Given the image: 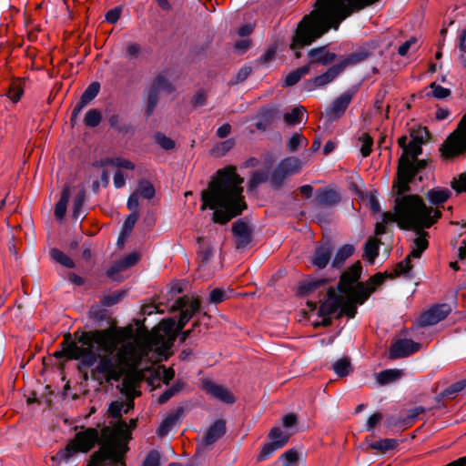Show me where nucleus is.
<instances>
[{
    "label": "nucleus",
    "mask_w": 466,
    "mask_h": 466,
    "mask_svg": "<svg viewBox=\"0 0 466 466\" xmlns=\"http://www.w3.org/2000/svg\"><path fill=\"white\" fill-rule=\"evenodd\" d=\"M93 345L96 343L103 351L97 357L95 372L102 374L106 382L118 381L127 367H136L146 359L145 348L139 337L125 342L127 331L122 329H103L91 332Z\"/></svg>",
    "instance_id": "1"
},
{
    "label": "nucleus",
    "mask_w": 466,
    "mask_h": 466,
    "mask_svg": "<svg viewBox=\"0 0 466 466\" xmlns=\"http://www.w3.org/2000/svg\"><path fill=\"white\" fill-rule=\"evenodd\" d=\"M242 183L243 178L234 167L218 170L208 187L201 192V209L214 210L212 219L219 224H226L240 215L247 208L242 196Z\"/></svg>",
    "instance_id": "2"
},
{
    "label": "nucleus",
    "mask_w": 466,
    "mask_h": 466,
    "mask_svg": "<svg viewBox=\"0 0 466 466\" xmlns=\"http://www.w3.org/2000/svg\"><path fill=\"white\" fill-rule=\"evenodd\" d=\"M355 10L347 0H317L315 8L303 16L292 36L289 47L295 56L299 58L300 49L311 45L330 28L337 30Z\"/></svg>",
    "instance_id": "3"
},
{
    "label": "nucleus",
    "mask_w": 466,
    "mask_h": 466,
    "mask_svg": "<svg viewBox=\"0 0 466 466\" xmlns=\"http://www.w3.org/2000/svg\"><path fill=\"white\" fill-rule=\"evenodd\" d=\"M361 263L356 262L350 269L343 272L339 282V289L343 295L329 288L325 299L321 301L319 313L322 317L337 314L353 318L357 312L356 304H363L369 298V291L362 282H358L361 275Z\"/></svg>",
    "instance_id": "4"
},
{
    "label": "nucleus",
    "mask_w": 466,
    "mask_h": 466,
    "mask_svg": "<svg viewBox=\"0 0 466 466\" xmlns=\"http://www.w3.org/2000/svg\"><path fill=\"white\" fill-rule=\"evenodd\" d=\"M400 177L395 184L396 198L394 213L384 212V222H397L403 229L411 228H431L441 217L438 208L427 207L423 198L415 194H407L410 187L405 190L400 189Z\"/></svg>",
    "instance_id": "5"
},
{
    "label": "nucleus",
    "mask_w": 466,
    "mask_h": 466,
    "mask_svg": "<svg viewBox=\"0 0 466 466\" xmlns=\"http://www.w3.org/2000/svg\"><path fill=\"white\" fill-rule=\"evenodd\" d=\"M177 323L172 319L162 320L158 327L150 333L139 337L140 343L145 348L146 359L151 360H167L170 355V349L176 339Z\"/></svg>",
    "instance_id": "6"
},
{
    "label": "nucleus",
    "mask_w": 466,
    "mask_h": 466,
    "mask_svg": "<svg viewBox=\"0 0 466 466\" xmlns=\"http://www.w3.org/2000/svg\"><path fill=\"white\" fill-rule=\"evenodd\" d=\"M127 430L125 421L114 429L105 427L101 431V446L93 455V466H126L122 459V447L118 440Z\"/></svg>",
    "instance_id": "7"
},
{
    "label": "nucleus",
    "mask_w": 466,
    "mask_h": 466,
    "mask_svg": "<svg viewBox=\"0 0 466 466\" xmlns=\"http://www.w3.org/2000/svg\"><path fill=\"white\" fill-rule=\"evenodd\" d=\"M61 351L55 353L56 357L65 356L70 360H79L82 364L87 367L93 366L97 357L94 351V345L91 332H82L77 339L72 340L68 333L65 336Z\"/></svg>",
    "instance_id": "8"
},
{
    "label": "nucleus",
    "mask_w": 466,
    "mask_h": 466,
    "mask_svg": "<svg viewBox=\"0 0 466 466\" xmlns=\"http://www.w3.org/2000/svg\"><path fill=\"white\" fill-rule=\"evenodd\" d=\"M99 432L95 428H87L76 433L73 440L67 445L60 450L55 456L53 461L59 463L70 462L71 459L79 452H88L99 441Z\"/></svg>",
    "instance_id": "9"
},
{
    "label": "nucleus",
    "mask_w": 466,
    "mask_h": 466,
    "mask_svg": "<svg viewBox=\"0 0 466 466\" xmlns=\"http://www.w3.org/2000/svg\"><path fill=\"white\" fill-rule=\"evenodd\" d=\"M158 360H151L150 358L141 360V361L134 368L127 367L126 371L123 374L124 379L122 381V391L128 397V399L133 400L134 397L138 395V392L136 390L139 385V382L144 379H148L147 371L149 370V366L147 364H152L153 362H157Z\"/></svg>",
    "instance_id": "10"
},
{
    "label": "nucleus",
    "mask_w": 466,
    "mask_h": 466,
    "mask_svg": "<svg viewBox=\"0 0 466 466\" xmlns=\"http://www.w3.org/2000/svg\"><path fill=\"white\" fill-rule=\"evenodd\" d=\"M426 228H411L410 229H413V235L410 238V252L406 257V258L399 263L396 268V271L398 274H406L408 273L411 268L412 265L410 263L411 258H420L421 257V254L424 250L428 248L429 246V233L425 231Z\"/></svg>",
    "instance_id": "11"
},
{
    "label": "nucleus",
    "mask_w": 466,
    "mask_h": 466,
    "mask_svg": "<svg viewBox=\"0 0 466 466\" xmlns=\"http://www.w3.org/2000/svg\"><path fill=\"white\" fill-rule=\"evenodd\" d=\"M421 144L410 141L407 147L399 160L398 177H400V189L408 188V183L412 180V171L410 167V159L415 160L421 154Z\"/></svg>",
    "instance_id": "12"
},
{
    "label": "nucleus",
    "mask_w": 466,
    "mask_h": 466,
    "mask_svg": "<svg viewBox=\"0 0 466 466\" xmlns=\"http://www.w3.org/2000/svg\"><path fill=\"white\" fill-rule=\"evenodd\" d=\"M359 55L351 54L339 64L332 66L325 73L308 80L305 83L306 88L309 91L315 88L324 86L331 83L347 66L355 65L360 61Z\"/></svg>",
    "instance_id": "13"
},
{
    "label": "nucleus",
    "mask_w": 466,
    "mask_h": 466,
    "mask_svg": "<svg viewBox=\"0 0 466 466\" xmlns=\"http://www.w3.org/2000/svg\"><path fill=\"white\" fill-rule=\"evenodd\" d=\"M302 167L303 162L298 157H288L282 159L271 174L270 185L275 188L279 187L288 177L299 173Z\"/></svg>",
    "instance_id": "14"
},
{
    "label": "nucleus",
    "mask_w": 466,
    "mask_h": 466,
    "mask_svg": "<svg viewBox=\"0 0 466 466\" xmlns=\"http://www.w3.org/2000/svg\"><path fill=\"white\" fill-rule=\"evenodd\" d=\"M199 308L200 302L198 299H190L187 296L178 299L172 306V310L181 311L177 321V329H182Z\"/></svg>",
    "instance_id": "15"
},
{
    "label": "nucleus",
    "mask_w": 466,
    "mask_h": 466,
    "mask_svg": "<svg viewBox=\"0 0 466 466\" xmlns=\"http://www.w3.org/2000/svg\"><path fill=\"white\" fill-rule=\"evenodd\" d=\"M451 311L449 304H437L425 311L419 319L421 327L432 326L443 320Z\"/></svg>",
    "instance_id": "16"
},
{
    "label": "nucleus",
    "mask_w": 466,
    "mask_h": 466,
    "mask_svg": "<svg viewBox=\"0 0 466 466\" xmlns=\"http://www.w3.org/2000/svg\"><path fill=\"white\" fill-rule=\"evenodd\" d=\"M419 349V343L408 339H400L391 344L389 357L391 360L406 358L418 351Z\"/></svg>",
    "instance_id": "17"
},
{
    "label": "nucleus",
    "mask_w": 466,
    "mask_h": 466,
    "mask_svg": "<svg viewBox=\"0 0 466 466\" xmlns=\"http://www.w3.org/2000/svg\"><path fill=\"white\" fill-rule=\"evenodd\" d=\"M352 97L353 92L346 91L335 99V101L326 110L325 116L328 118V121L331 122L340 117L350 104Z\"/></svg>",
    "instance_id": "18"
},
{
    "label": "nucleus",
    "mask_w": 466,
    "mask_h": 466,
    "mask_svg": "<svg viewBox=\"0 0 466 466\" xmlns=\"http://www.w3.org/2000/svg\"><path fill=\"white\" fill-rule=\"evenodd\" d=\"M282 116V112L277 106H268L263 108L258 115L256 127L258 130L265 131L268 127L279 120Z\"/></svg>",
    "instance_id": "19"
},
{
    "label": "nucleus",
    "mask_w": 466,
    "mask_h": 466,
    "mask_svg": "<svg viewBox=\"0 0 466 466\" xmlns=\"http://www.w3.org/2000/svg\"><path fill=\"white\" fill-rule=\"evenodd\" d=\"M232 232L236 238L237 248H246L251 241V229L243 221H237L232 225Z\"/></svg>",
    "instance_id": "20"
},
{
    "label": "nucleus",
    "mask_w": 466,
    "mask_h": 466,
    "mask_svg": "<svg viewBox=\"0 0 466 466\" xmlns=\"http://www.w3.org/2000/svg\"><path fill=\"white\" fill-rule=\"evenodd\" d=\"M309 63L308 65L319 64L328 66L333 63L336 59V54L327 50L326 46L312 48L309 51Z\"/></svg>",
    "instance_id": "21"
},
{
    "label": "nucleus",
    "mask_w": 466,
    "mask_h": 466,
    "mask_svg": "<svg viewBox=\"0 0 466 466\" xmlns=\"http://www.w3.org/2000/svg\"><path fill=\"white\" fill-rule=\"evenodd\" d=\"M226 431L225 422L222 420L215 421L202 437L200 445L206 448L214 444Z\"/></svg>",
    "instance_id": "22"
},
{
    "label": "nucleus",
    "mask_w": 466,
    "mask_h": 466,
    "mask_svg": "<svg viewBox=\"0 0 466 466\" xmlns=\"http://www.w3.org/2000/svg\"><path fill=\"white\" fill-rule=\"evenodd\" d=\"M333 247L329 243L319 246L311 257V263L318 268H324L330 260Z\"/></svg>",
    "instance_id": "23"
},
{
    "label": "nucleus",
    "mask_w": 466,
    "mask_h": 466,
    "mask_svg": "<svg viewBox=\"0 0 466 466\" xmlns=\"http://www.w3.org/2000/svg\"><path fill=\"white\" fill-rule=\"evenodd\" d=\"M203 387L208 393L225 403H233L235 401V399L230 391L221 385H218L212 381L206 380L203 382Z\"/></svg>",
    "instance_id": "24"
},
{
    "label": "nucleus",
    "mask_w": 466,
    "mask_h": 466,
    "mask_svg": "<svg viewBox=\"0 0 466 466\" xmlns=\"http://www.w3.org/2000/svg\"><path fill=\"white\" fill-rule=\"evenodd\" d=\"M155 363L147 364L149 366L148 379L151 380V383L154 380H157L167 384L175 376L174 370L172 368L167 369L165 366L154 367Z\"/></svg>",
    "instance_id": "25"
},
{
    "label": "nucleus",
    "mask_w": 466,
    "mask_h": 466,
    "mask_svg": "<svg viewBox=\"0 0 466 466\" xmlns=\"http://www.w3.org/2000/svg\"><path fill=\"white\" fill-rule=\"evenodd\" d=\"M182 413L183 410L181 408L168 413L159 425L157 431V435L161 437L166 436L178 422Z\"/></svg>",
    "instance_id": "26"
},
{
    "label": "nucleus",
    "mask_w": 466,
    "mask_h": 466,
    "mask_svg": "<svg viewBox=\"0 0 466 466\" xmlns=\"http://www.w3.org/2000/svg\"><path fill=\"white\" fill-rule=\"evenodd\" d=\"M170 76L168 71L158 73L152 83V86L160 92L172 93L175 88L170 81Z\"/></svg>",
    "instance_id": "27"
},
{
    "label": "nucleus",
    "mask_w": 466,
    "mask_h": 466,
    "mask_svg": "<svg viewBox=\"0 0 466 466\" xmlns=\"http://www.w3.org/2000/svg\"><path fill=\"white\" fill-rule=\"evenodd\" d=\"M451 195V193L448 188L435 187L427 191L426 198L430 203L436 205V208H439V205L446 202Z\"/></svg>",
    "instance_id": "28"
},
{
    "label": "nucleus",
    "mask_w": 466,
    "mask_h": 466,
    "mask_svg": "<svg viewBox=\"0 0 466 466\" xmlns=\"http://www.w3.org/2000/svg\"><path fill=\"white\" fill-rule=\"evenodd\" d=\"M316 200L319 205L328 207L337 204L339 198L333 189H319L317 192Z\"/></svg>",
    "instance_id": "29"
},
{
    "label": "nucleus",
    "mask_w": 466,
    "mask_h": 466,
    "mask_svg": "<svg viewBox=\"0 0 466 466\" xmlns=\"http://www.w3.org/2000/svg\"><path fill=\"white\" fill-rule=\"evenodd\" d=\"M403 376V371L398 369H390L379 372L376 375V380L380 385H386L395 381Z\"/></svg>",
    "instance_id": "30"
},
{
    "label": "nucleus",
    "mask_w": 466,
    "mask_h": 466,
    "mask_svg": "<svg viewBox=\"0 0 466 466\" xmlns=\"http://www.w3.org/2000/svg\"><path fill=\"white\" fill-rule=\"evenodd\" d=\"M306 113V109L302 106L294 107L291 112L282 114V117L285 123L289 126H294L301 122L303 116Z\"/></svg>",
    "instance_id": "31"
},
{
    "label": "nucleus",
    "mask_w": 466,
    "mask_h": 466,
    "mask_svg": "<svg viewBox=\"0 0 466 466\" xmlns=\"http://www.w3.org/2000/svg\"><path fill=\"white\" fill-rule=\"evenodd\" d=\"M138 260V256L136 253L129 254L124 259L119 261L116 266L107 270V276L112 277L116 272L126 269L135 265Z\"/></svg>",
    "instance_id": "32"
},
{
    "label": "nucleus",
    "mask_w": 466,
    "mask_h": 466,
    "mask_svg": "<svg viewBox=\"0 0 466 466\" xmlns=\"http://www.w3.org/2000/svg\"><path fill=\"white\" fill-rule=\"evenodd\" d=\"M354 250V246L350 244H346L339 248L332 261V266L339 268L344 261L353 254Z\"/></svg>",
    "instance_id": "33"
},
{
    "label": "nucleus",
    "mask_w": 466,
    "mask_h": 466,
    "mask_svg": "<svg viewBox=\"0 0 466 466\" xmlns=\"http://www.w3.org/2000/svg\"><path fill=\"white\" fill-rule=\"evenodd\" d=\"M69 195L70 187L66 186L62 191L61 198L55 208V216L59 219L63 218L66 214Z\"/></svg>",
    "instance_id": "34"
},
{
    "label": "nucleus",
    "mask_w": 466,
    "mask_h": 466,
    "mask_svg": "<svg viewBox=\"0 0 466 466\" xmlns=\"http://www.w3.org/2000/svg\"><path fill=\"white\" fill-rule=\"evenodd\" d=\"M380 241L376 238H370L364 247V257L372 263L379 254Z\"/></svg>",
    "instance_id": "35"
},
{
    "label": "nucleus",
    "mask_w": 466,
    "mask_h": 466,
    "mask_svg": "<svg viewBox=\"0 0 466 466\" xmlns=\"http://www.w3.org/2000/svg\"><path fill=\"white\" fill-rule=\"evenodd\" d=\"M310 71V65H306L295 71L290 72L284 80V86H291L296 85L300 78L309 74Z\"/></svg>",
    "instance_id": "36"
},
{
    "label": "nucleus",
    "mask_w": 466,
    "mask_h": 466,
    "mask_svg": "<svg viewBox=\"0 0 466 466\" xmlns=\"http://www.w3.org/2000/svg\"><path fill=\"white\" fill-rule=\"evenodd\" d=\"M133 408V400H129L128 403L124 404L121 401H114L110 404L108 412L109 415L113 418H119L121 416L122 411L127 413L130 409Z\"/></svg>",
    "instance_id": "37"
},
{
    "label": "nucleus",
    "mask_w": 466,
    "mask_h": 466,
    "mask_svg": "<svg viewBox=\"0 0 466 466\" xmlns=\"http://www.w3.org/2000/svg\"><path fill=\"white\" fill-rule=\"evenodd\" d=\"M50 256L53 260L56 262L61 264L62 266L67 268H75V263L72 258H70L68 256H66L65 253H63L61 250L57 248H51L50 249Z\"/></svg>",
    "instance_id": "38"
},
{
    "label": "nucleus",
    "mask_w": 466,
    "mask_h": 466,
    "mask_svg": "<svg viewBox=\"0 0 466 466\" xmlns=\"http://www.w3.org/2000/svg\"><path fill=\"white\" fill-rule=\"evenodd\" d=\"M308 139L299 132H296L287 142V147L289 152H296L300 147H307Z\"/></svg>",
    "instance_id": "39"
},
{
    "label": "nucleus",
    "mask_w": 466,
    "mask_h": 466,
    "mask_svg": "<svg viewBox=\"0 0 466 466\" xmlns=\"http://www.w3.org/2000/svg\"><path fill=\"white\" fill-rule=\"evenodd\" d=\"M235 146L234 138H228L222 142L216 144L212 148V154L217 157L225 156Z\"/></svg>",
    "instance_id": "40"
},
{
    "label": "nucleus",
    "mask_w": 466,
    "mask_h": 466,
    "mask_svg": "<svg viewBox=\"0 0 466 466\" xmlns=\"http://www.w3.org/2000/svg\"><path fill=\"white\" fill-rule=\"evenodd\" d=\"M283 446H285V441L276 442L270 441L262 447L261 451L258 457V460L263 461L268 458L272 453H274L276 451L279 450Z\"/></svg>",
    "instance_id": "41"
},
{
    "label": "nucleus",
    "mask_w": 466,
    "mask_h": 466,
    "mask_svg": "<svg viewBox=\"0 0 466 466\" xmlns=\"http://www.w3.org/2000/svg\"><path fill=\"white\" fill-rule=\"evenodd\" d=\"M333 370L339 377L349 375L352 370L350 359L344 357L338 360L333 364Z\"/></svg>",
    "instance_id": "42"
},
{
    "label": "nucleus",
    "mask_w": 466,
    "mask_h": 466,
    "mask_svg": "<svg viewBox=\"0 0 466 466\" xmlns=\"http://www.w3.org/2000/svg\"><path fill=\"white\" fill-rule=\"evenodd\" d=\"M137 196L146 199H151L155 196V188L153 185L147 180H141L138 183V188L136 191Z\"/></svg>",
    "instance_id": "43"
},
{
    "label": "nucleus",
    "mask_w": 466,
    "mask_h": 466,
    "mask_svg": "<svg viewBox=\"0 0 466 466\" xmlns=\"http://www.w3.org/2000/svg\"><path fill=\"white\" fill-rule=\"evenodd\" d=\"M100 89L98 82L91 83L82 94L80 99L83 100L84 104L91 102L97 95Z\"/></svg>",
    "instance_id": "44"
},
{
    "label": "nucleus",
    "mask_w": 466,
    "mask_h": 466,
    "mask_svg": "<svg viewBox=\"0 0 466 466\" xmlns=\"http://www.w3.org/2000/svg\"><path fill=\"white\" fill-rule=\"evenodd\" d=\"M282 466H297L299 463V453L290 449L285 451L281 456Z\"/></svg>",
    "instance_id": "45"
},
{
    "label": "nucleus",
    "mask_w": 466,
    "mask_h": 466,
    "mask_svg": "<svg viewBox=\"0 0 466 466\" xmlns=\"http://www.w3.org/2000/svg\"><path fill=\"white\" fill-rule=\"evenodd\" d=\"M360 152L363 157L370 156L373 145V140L370 135L363 133L360 138Z\"/></svg>",
    "instance_id": "46"
},
{
    "label": "nucleus",
    "mask_w": 466,
    "mask_h": 466,
    "mask_svg": "<svg viewBox=\"0 0 466 466\" xmlns=\"http://www.w3.org/2000/svg\"><path fill=\"white\" fill-rule=\"evenodd\" d=\"M387 277L382 273H377L374 276H372L366 285L364 283V289L369 291V296L379 287L383 283Z\"/></svg>",
    "instance_id": "47"
},
{
    "label": "nucleus",
    "mask_w": 466,
    "mask_h": 466,
    "mask_svg": "<svg viewBox=\"0 0 466 466\" xmlns=\"http://www.w3.org/2000/svg\"><path fill=\"white\" fill-rule=\"evenodd\" d=\"M101 121V113L96 109L89 110L84 119L86 127H95L99 125Z\"/></svg>",
    "instance_id": "48"
},
{
    "label": "nucleus",
    "mask_w": 466,
    "mask_h": 466,
    "mask_svg": "<svg viewBox=\"0 0 466 466\" xmlns=\"http://www.w3.org/2000/svg\"><path fill=\"white\" fill-rule=\"evenodd\" d=\"M397 445V441L394 439H384L370 444V447L374 450L385 452L393 449Z\"/></svg>",
    "instance_id": "49"
},
{
    "label": "nucleus",
    "mask_w": 466,
    "mask_h": 466,
    "mask_svg": "<svg viewBox=\"0 0 466 466\" xmlns=\"http://www.w3.org/2000/svg\"><path fill=\"white\" fill-rule=\"evenodd\" d=\"M24 92V88L22 86V82L19 80L12 82L8 91V96L14 102H16L20 99L22 94Z\"/></svg>",
    "instance_id": "50"
},
{
    "label": "nucleus",
    "mask_w": 466,
    "mask_h": 466,
    "mask_svg": "<svg viewBox=\"0 0 466 466\" xmlns=\"http://www.w3.org/2000/svg\"><path fill=\"white\" fill-rule=\"evenodd\" d=\"M86 191L83 187L78 189L77 195L74 199L73 216L77 218L80 215L82 205L85 201Z\"/></svg>",
    "instance_id": "51"
},
{
    "label": "nucleus",
    "mask_w": 466,
    "mask_h": 466,
    "mask_svg": "<svg viewBox=\"0 0 466 466\" xmlns=\"http://www.w3.org/2000/svg\"><path fill=\"white\" fill-rule=\"evenodd\" d=\"M429 137V133L425 127H418L410 131V140L423 145Z\"/></svg>",
    "instance_id": "52"
},
{
    "label": "nucleus",
    "mask_w": 466,
    "mask_h": 466,
    "mask_svg": "<svg viewBox=\"0 0 466 466\" xmlns=\"http://www.w3.org/2000/svg\"><path fill=\"white\" fill-rule=\"evenodd\" d=\"M159 93L160 91L157 90L152 86L149 88L147 93V115H150L157 105Z\"/></svg>",
    "instance_id": "53"
},
{
    "label": "nucleus",
    "mask_w": 466,
    "mask_h": 466,
    "mask_svg": "<svg viewBox=\"0 0 466 466\" xmlns=\"http://www.w3.org/2000/svg\"><path fill=\"white\" fill-rule=\"evenodd\" d=\"M431 89V96L438 99H443L451 96V90L437 85L435 82L429 86Z\"/></svg>",
    "instance_id": "54"
},
{
    "label": "nucleus",
    "mask_w": 466,
    "mask_h": 466,
    "mask_svg": "<svg viewBox=\"0 0 466 466\" xmlns=\"http://www.w3.org/2000/svg\"><path fill=\"white\" fill-rule=\"evenodd\" d=\"M289 435L284 432L280 428L275 427L272 428L269 432V439L271 441H285V444L288 442Z\"/></svg>",
    "instance_id": "55"
},
{
    "label": "nucleus",
    "mask_w": 466,
    "mask_h": 466,
    "mask_svg": "<svg viewBox=\"0 0 466 466\" xmlns=\"http://www.w3.org/2000/svg\"><path fill=\"white\" fill-rule=\"evenodd\" d=\"M213 256V250L208 246H203L198 252V258L200 259V268L206 267L210 258Z\"/></svg>",
    "instance_id": "56"
},
{
    "label": "nucleus",
    "mask_w": 466,
    "mask_h": 466,
    "mask_svg": "<svg viewBox=\"0 0 466 466\" xmlns=\"http://www.w3.org/2000/svg\"><path fill=\"white\" fill-rule=\"evenodd\" d=\"M466 382L460 380L445 389L443 395L445 397H453L465 388Z\"/></svg>",
    "instance_id": "57"
},
{
    "label": "nucleus",
    "mask_w": 466,
    "mask_h": 466,
    "mask_svg": "<svg viewBox=\"0 0 466 466\" xmlns=\"http://www.w3.org/2000/svg\"><path fill=\"white\" fill-rule=\"evenodd\" d=\"M142 466H160V454L157 451H151L145 458Z\"/></svg>",
    "instance_id": "58"
},
{
    "label": "nucleus",
    "mask_w": 466,
    "mask_h": 466,
    "mask_svg": "<svg viewBox=\"0 0 466 466\" xmlns=\"http://www.w3.org/2000/svg\"><path fill=\"white\" fill-rule=\"evenodd\" d=\"M155 140L163 149L166 150L172 149L175 146V143L171 138L160 133L155 136Z\"/></svg>",
    "instance_id": "59"
},
{
    "label": "nucleus",
    "mask_w": 466,
    "mask_h": 466,
    "mask_svg": "<svg viewBox=\"0 0 466 466\" xmlns=\"http://www.w3.org/2000/svg\"><path fill=\"white\" fill-rule=\"evenodd\" d=\"M138 218L137 213H131L125 220L122 235H128Z\"/></svg>",
    "instance_id": "60"
},
{
    "label": "nucleus",
    "mask_w": 466,
    "mask_h": 466,
    "mask_svg": "<svg viewBox=\"0 0 466 466\" xmlns=\"http://www.w3.org/2000/svg\"><path fill=\"white\" fill-rule=\"evenodd\" d=\"M451 187L457 192H466V172L461 173L457 179L451 182Z\"/></svg>",
    "instance_id": "61"
},
{
    "label": "nucleus",
    "mask_w": 466,
    "mask_h": 466,
    "mask_svg": "<svg viewBox=\"0 0 466 466\" xmlns=\"http://www.w3.org/2000/svg\"><path fill=\"white\" fill-rule=\"evenodd\" d=\"M268 179V172L264 171H256L252 175L251 180H250V186L252 187H257L258 185L266 182Z\"/></svg>",
    "instance_id": "62"
},
{
    "label": "nucleus",
    "mask_w": 466,
    "mask_h": 466,
    "mask_svg": "<svg viewBox=\"0 0 466 466\" xmlns=\"http://www.w3.org/2000/svg\"><path fill=\"white\" fill-rule=\"evenodd\" d=\"M138 196L137 192H134L131 194L127 199V208L129 210L132 211V213H137L138 214V208H139V202H138Z\"/></svg>",
    "instance_id": "63"
},
{
    "label": "nucleus",
    "mask_w": 466,
    "mask_h": 466,
    "mask_svg": "<svg viewBox=\"0 0 466 466\" xmlns=\"http://www.w3.org/2000/svg\"><path fill=\"white\" fill-rule=\"evenodd\" d=\"M227 298L226 293L219 289H215L210 292L209 300L212 303H219Z\"/></svg>",
    "instance_id": "64"
}]
</instances>
